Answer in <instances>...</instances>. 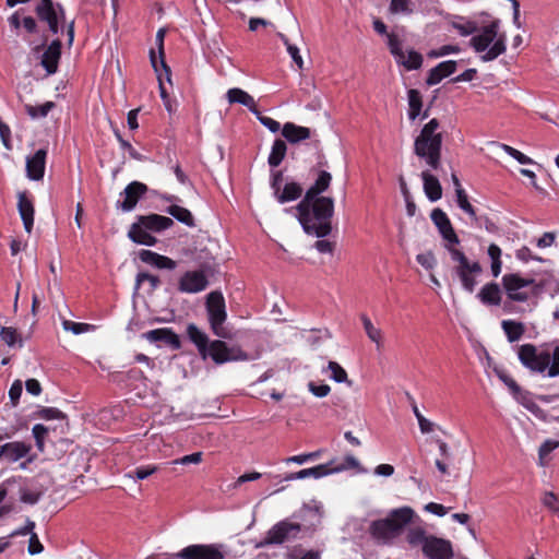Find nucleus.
<instances>
[{"instance_id":"obj_1","label":"nucleus","mask_w":559,"mask_h":559,"mask_svg":"<svg viewBox=\"0 0 559 559\" xmlns=\"http://www.w3.org/2000/svg\"><path fill=\"white\" fill-rule=\"evenodd\" d=\"M298 221L308 235L324 238L332 230L334 200L330 197L308 199L304 197L296 206Z\"/></svg>"},{"instance_id":"obj_2","label":"nucleus","mask_w":559,"mask_h":559,"mask_svg":"<svg viewBox=\"0 0 559 559\" xmlns=\"http://www.w3.org/2000/svg\"><path fill=\"white\" fill-rule=\"evenodd\" d=\"M187 335L195 345L202 359L210 357L217 365L227 361L249 359V355L239 347H229L222 340L210 341L206 333L201 331L194 323L188 324Z\"/></svg>"},{"instance_id":"obj_3","label":"nucleus","mask_w":559,"mask_h":559,"mask_svg":"<svg viewBox=\"0 0 559 559\" xmlns=\"http://www.w3.org/2000/svg\"><path fill=\"white\" fill-rule=\"evenodd\" d=\"M518 358L531 372L559 377V346L522 344L518 347Z\"/></svg>"},{"instance_id":"obj_4","label":"nucleus","mask_w":559,"mask_h":559,"mask_svg":"<svg viewBox=\"0 0 559 559\" xmlns=\"http://www.w3.org/2000/svg\"><path fill=\"white\" fill-rule=\"evenodd\" d=\"M414 516L415 511L411 507L393 509L385 518L372 521L368 532L378 545L391 546L412 523Z\"/></svg>"},{"instance_id":"obj_5","label":"nucleus","mask_w":559,"mask_h":559,"mask_svg":"<svg viewBox=\"0 0 559 559\" xmlns=\"http://www.w3.org/2000/svg\"><path fill=\"white\" fill-rule=\"evenodd\" d=\"M443 133L440 131L438 119L432 118L420 130V133L414 141V153L432 170L441 166V150Z\"/></svg>"},{"instance_id":"obj_6","label":"nucleus","mask_w":559,"mask_h":559,"mask_svg":"<svg viewBox=\"0 0 559 559\" xmlns=\"http://www.w3.org/2000/svg\"><path fill=\"white\" fill-rule=\"evenodd\" d=\"M500 21L493 20L484 26L471 40V47L480 56L481 61L489 62L503 55L507 50V36L499 33Z\"/></svg>"},{"instance_id":"obj_7","label":"nucleus","mask_w":559,"mask_h":559,"mask_svg":"<svg viewBox=\"0 0 559 559\" xmlns=\"http://www.w3.org/2000/svg\"><path fill=\"white\" fill-rule=\"evenodd\" d=\"M173 225L174 221L167 216L158 214L140 215L130 226L128 237L138 245L153 247L157 239L151 233L164 231Z\"/></svg>"},{"instance_id":"obj_8","label":"nucleus","mask_w":559,"mask_h":559,"mask_svg":"<svg viewBox=\"0 0 559 559\" xmlns=\"http://www.w3.org/2000/svg\"><path fill=\"white\" fill-rule=\"evenodd\" d=\"M35 13L40 22L47 24L49 32L53 35L59 33V26L62 23L66 27L68 45L72 46L74 40V21L66 22V12L60 3L52 0H40L35 7Z\"/></svg>"},{"instance_id":"obj_9","label":"nucleus","mask_w":559,"mask_h":559,"mask_svg":"<svg viewBox=\"0 0 559 559\" xmlns=\"http://www.w3.org/2000/svg\"><path fill=\"white\" fill-rule=\"evenodd\" d=\"M313 532V527L301 525L296 522H292L289 519L274 524L266 533L265 537L257 544V548H263L271 545H282L284 543H290L304 535H309Z\"/></svg>"},{"instance_id":"obj_10","label":"nucleus","mask_w":559,"mask_h":559,"mask_svg":"<svg viewBox=\"0 0 559 559\" xmlns=\"http://www.w3.org/2000/svg\"><path fill=\"white\" fill-rule=\"evenodd\" d=\"M206 313L211 330L219 338H231V332L224 325L227 320L226 304L221 292H211L206 297Z\"/></svg>"},{"instance_id":"obj_11","label":"nucleus","mask_w":559,"mask_h":559,"mask_svg":"<svg viewBox=\"0 0 559 559\" xmlns=\"http://www.w3.org/2000/svg\"><path fill=\"white\" fill-rule=\"evenodd\" d=\"M447 250L451 255V260L456 263L453 271L461 281L462 287L473 293L476 285V276L481 273V266L477 261H469L467 257L461 250L447 246Z\"/></svg>"},{"instance_id":"obj_12","label":"nucleus","mask_w":559,"mask_h":559,"mask_svg":"<svg viewBox=\"0 0 559 559\" xmlns=\"http://www.w3.org/2000/svg\"><path fill=\"white\" fill-rule=\"evenodd\" d=\"M502 284L508 297L518 302L528 300L530 294L525 290L526 288H531L533 295L538 294L543 288L534 278L523 277L519 273L504 274Z\"/></svg>"},{"instance_id":"obj_13","label":"nucleus","mask_w":559,"mask_h":559,"mask_svg":"<svg viewBox=\"0 0 559 559\" xmlns=\"http://www.w3.org/2000/svg\"><path fill=\"white\" fill-rule=\"evenodd\" d=\"M179 559H225L226 547L223 544H191L177 552Z\"/></svg>"},{"instance_id":"obj_14","label":"nucleus","mask_w":559,"mask_h":559,"mask_svg":"<svg viewBox=\"0 0 559 559\" xmlns=\"http://www.w3.org/2000/svg\"><path fill=\"white\" fill-rule=\"evenodd\" d=\"M388 47L395 61L402 64L406 70H417L421 67L423 56L415 50H409L407 56H405L401 47V40L395 34L388 35Z\"/></svg>"},{"instance_id":"obj_15","label":"nucleus","mask_w":559,"mask_h":559,"mask_svg":"<svg viewBox=\"0 0 559 559\" xmlns=\"http://www.w3.org/2000/svg\"><path fill=\"white\" fill-rule=\"evenodd\" d=\"M207 286V276L202 270L187 271L178 282V290L183 294H198Z\"/></svg>"},{"instance_id":"obj_16","label":"nucleus","mask_w":559,"mask_h":559,"mask_svg":"<svg viewBox=\"0 0 559 559\" xmlns=\"http://www.w3.org/2000/svg\"><path fill=\"white\" fill-rule=\"evenodd\" d=\"M146 185L140 181H132L120 193L122 200H118L116 207L122 212H131L138 204L139 200L146 193Z\"/></svg>"},{"instance_id":"obj_17","label":"nucleus","mask_w":559,"mask_h":559,"mask_svg":"<svg viewBox=\"0 0 559 559\" xmlns=\"http://www.w3.org/2000/svg\"><path fill=\"white\" fill-rule=\"evenodd\" d=\"M430 218L444 239V247L447 248V246H451L455 248V246L460 243V239L455 234L447 213L441 209H433L431 211Z\"/></svg>"},{"instance_id":"obj_18","label":"nucleus","mask_w":559,"mask_h":559,"mask_svg":"<svg viewBox=\"0 0 559 559\" xmlns=\"http://www.w3.org/2000/svg\"><path fill=\"white\" fill-rule=\"evenodd\" d=\"M423 552L428 559H452L453 549L449 540L430 536L423 547Z\"/></svg>"},{"instance_id":"obj_19","label":"nucleus","mask_w":559,"mask_h":559,"mask_svg":"<svg viewBox=\"0 0 559 559\" xmlns=\"http://www.w3.org/2000/svg\"><path fill=\"white\" fill-rule=\"evenodd\" d=\"M144 338L151 343H156L158 346L166 345L174 350L181 347L179 336L170 329L162 328L151 330L143 334Z\"/></svg>"},{"instance_id":"obj_20","label":"nucleus","mask_w":559,"mask_h":559,"mask_svg":"<svg viewBox=\"0 0 559 559\" xmlns=\"http://www.w3.org/2000/svg\"><path fill=\"white\" fill-rule=\"evenodd\" d=\"M165 29L164 28H159L156 33V37H155V43H156V46H157V49H158V55H156V52L151 49L150 50V61H151V64L155 71V73H158V71H164L165 72V75H166V80L168 82H170V75H171V72H170V69L169 67L167 66L166 61H165V55H164V38H165Z\"/></svg>"},{"instance_id":"obj_21","label":"nucleus","mask_w":559,"mask_h":559,"mask_svg":"<svg viewBox=\"0 0 559 559\" xmlns=\"http://www.w3.org/2000/svg\"><path fill=\"white\" fill-rule=\"evenodd\" d=\"M23 10H16L8 17V24L12 32L21 35L22 31L27 34H35L38 32L37 21L33 16H24Z\"/></svg>"},{"instance_id":"obj_22","label":"nucleus","mask_w":559,"mask_h":559,"mask_svg":"<svg viewBox=\"0 0 559 559\" xmlns=\"http://www.w3.org/2000/svg\"><path fill=\"white\" fill-rule=\"evenodd\" d=\"M17 211L26 233L31 234L34 226V203L26 191L17 193Z\"/></svg>"},{"instance_id":"obj_23","label":"nucleus","mask_w":559,"mask_h":559,"mask_svg":"<svg viewBox=\"0 0 559 559\" xmlns=\"http://www.w3.org/2000/svg\"><path fill=\"white\" fill-rule=\"evenodd\" d=\"M47 150L39 148L26 158V175L31 180L38 181L44 178Z\"/></svg>"},{"instance_id":"obj_24","label":"nucleus","mask_w":559,"mask_h":559,"mask_svg":"<svg viewBox=\"0 0 559 559\" xmlns=\"http://www.w3.org/2000/svg\"><path fill=\"white\" fill-rule=\"evenodd\" d=\"M61 57V41L55 39L44 50L40 64L46 70L47 74H53L57 72L58 63Z\"/></svg>"},{"instance_id":"obj_25","label":"nucleus","mask_w":559,"mask_h":559,"mask_svg":"<svg viewBox=\"0 0 559 559\" xmlns=\"http://www.w3.org/2000/svg\"><path fill=\"white\" fill-rule=\"evenodd\" d=\"M313 130L307 127L298 126L294 122H286L282 128V135L290 144H297L305 140L311 139Z\"/></svg>"},{"instance_id":"obj_26","label":"nucleus","mask_w":559,"mask_h":559,"mask_svg":"<svg viewBox=\"0 0 559 559\" xmlns=\"http://www.w3.org/2000/svg\"><path fill=\"white\" fill-rule=\"evenodd\" d=\"M32 450V444L23 441H12L2 445L4 460L9 463H15L25 457Z\"/></svg>"},{"instance_id":"obj_27","label":"nucleus","mask_w":559,"mask_h":559,"mask_svg":"<svg viewBox=\"0 0 559 559\" xmlns=\"http://www.w3.org/2000/svg\"><path fill=\"white\" fill-rule=\"evenodd\" d=\"M456 70V61L448 60L440 62L438 66L432 68L426 79V83L429 86L439 84L444 78L451 75Z\"/></svg>"},{"instance_id":"obj_28","label":"nucleus","mask_w":559,"mask_h":559,"mask_svg":"<svg viewBox=\"0 0 559 559\" xmlns=\"http://www.w3.org/2000/svg\"><path fill=\"white\" fill-rule=\"evenodd\" d=\"M423 179L424 192L430 202H436L442 197V187L436 176L430 171L424 170L420 175Z\"/></svg>"},{"instance_id":"obj_29","label":"nucleus","mask_w":559,"mask_h":559,"mask_svg":"<svg viewBox=\"0 0 559 559\" xmlns=\"http://www.w3.org/2000/svg\"><path fill=\"white\" fill-rule=\"evenodd\" d=\"M226 98L229 104H240L247 107L253 115H258V108L254 98L246 91L233 87L226 93Z\"/></svg>"},{"instance_id":"obj_30","label":"nucleus","mask_w":559,"mask_h":559,"mask_svg":"<svg viewBox=\"0 0 559 559\" xmlns=\"http://www.w3.org/2000/svg\"><path fill=\"white\" fill-rule=\"evenodd\" d=\"M332 181V175L326 170H319L314 182L308 188L304 197L308 199L321 198Z\"/></svg>"},{"instance_id":"obj_31","label":"nucleus","mask_w":559,"mask_h":559,"mask_svg":"<svg viewBox=\"0 0 559 559\" xmlns=\"http://www.w3.org/2000/svg\"><path fill=\"white\" fill-rule=\"evenodd\" d=\"M479 300L486 306H499L501 302V290L497 283H488L477 294Z\"/></svg>"},{"instance_id":"obj_32","label":"nucleus","mask_w":559,"mask_h":559,"mask_svg":"<svg viewBox=\"0 0 559 559\" xmlns=\"http://www.w3.org/2000/svg\"><path fill=\"white\" fill-rule=\"evenodd\" d=\"M302 194V187L297 182H287L278 193L274 195L276 201L281 204L296 201Z\"/></svg>"},{"instance_id":"obj_33","label":"nucleus","mask_w":559,"mask_h":559,"mask_svg":"<svg viewBox=\"0 0 559 559\" xmlns=\"http://www.w3.org/2000/svg\"><path fill=\"white\" fill-rule=\"evenodd\" d=\"M286 152H287V145H286L285 141H283L282 139H276L273 142L271 152L267 157L269 165L272 168L280 166L286 156Z\"/></svg>"},{"instance_id":"obj_34","label":"nucleus","mask_w":559,"mask_h":559,"mask_svg":"<svg viewBox=\"0 0 559 559\" xmlns=\"http://www.w3.org/2000/svg\"><path fill=\"white\" fill-rule=\"evenodd\" d=\"M501 326L510 343L519 341L525 332L524 324L513 320H503Z\"/></svg>"},{"instance_id":"obj_35","label":"nucleus","mask_w":559,"mask_h":559,"mask_svg":"<svg viewBox=\"0 0 559 559\" xmlns=\"http://www.w3.org/2000/svg\"><path fill=\"white\" fill-rule=\"evenodd\" d=\"M335 469L336 468H331L328 465V463H325V464H320V465H317V466H313L310 468L300 469V471L296 472V475L298 477H300V479H306V478H310V477L314 478V479H319L324 476L334 474Z\"/></svg>"},{"instance_id":"obj_36","label":"nucleus","mask_w":559,"mask_h":559,"mask_svg":"<svg viewBox=\"0 0 559 559\" xmlns=\"http://www.w3.org/2000/svg\"><path fill=\"white\" fill-rule=\"evenodd\" d=\"M166 212L169 215H171L175 219H177L178 222H180L181 224H183L188 227L195 226L194 217H193L192 213L186 207H182L177 204H171L170 206L167 207Z\"/></svg>"},{"instance_id":"obj_37","label":"nucleus","mask_w":559,"mask_h":559,"mask_svg":"<svg viewBox=\"0 0 559 559\" xmlns=\"http://www.w3.org/2000/svg\"><path fill=\"white\" fill-rule=\"evenodd\" d=\"M360 320L368 338L376 344L378 349H380L383 346L382 331L374 326L366 314H361Z\"/></svg>"},{"instance_id":"obj_38","label":"nucleus","mask_w":559,"mask_h":559,"mask_svg":"<svg viewBox=\"0 0 559 559\" xmlns=\"http://www.w3.org/2000/svg\"><path fill=\"white\" fill-rule=\"evenodd\" d=\"M430 536H427V533L421 526H409L406 532V540L412 547H417L424 545L428 542Z\"/></svg>"},{"instance_id":"obj_39","label":"nucleus","mask_w":559,"mask_h":559,"mask_svg":"<svg viewBox=\"0 0 559 559\" xmlns=\"http://www.w3.org/2000/svg\"><path fill=\"white\" fill-rule=\"evenodd\" d=\"M407 100H408V118L409 120L414 121L421 111L423 107V100H421V94L417 90H409L407 93Z\"/></svg>"},{"instance_id":"obj_40","label":"nucleus","mask_w":559,"mask_h":559,"mask_svg":"<svg viewBox=\"0 0 559 559\" xmlns=\"http://www.w3.org/2000/svg\"><path fill=\"white\" fill-rule=\"evenodd\" d=\"M456 203L476 224H480V218L476 215L474 206L469 203L464 189H456Z\"/></svg>"},{"instance_id":"obj_41","label":"nucleus","mask_w":559,"mask_h":559,"mask_svg":"<svg viewBox=\"0 0 559 559\" xmlns=\"http://www.w3.org/2000/svg\"><path fill=\"white\" fill-rule=\"evenodd\" d=\"M56 104L53 102H46L41 105H25V111L32 119L45 118L53 108Z\"/></svg>"},{"instance_id":"obj_42","label":"nucleus","mask_w":559,"mask_h":559,"mask_svg":"<svg viewBox=\"0 0 559 559\" xmlns=\"http://www.w3.org/2000/svg\"><path fill=\"white\" fill-rule=\"evenodd\" d=\"M0 338L9 346V347H23V340L14 328L2 326L0 329Z\"/></svg>"},{"instance_id":"obj_43","label":"nucleus","mask_w":559,"mask_h":559,"mask_svg":"<svg viewBox=\"0 0 559 559\" xmlns=\"http://www.w3.org/2000/svg\"><path fill=\"white\" fill-rule=\"evenodd\" d=\"M559 447V441L547 439L538 449V464L546 466L549 461V454Z\"/></svg>"},{"instance_id":"obj_44","label":"nucleus","mask_w":559,"mask_h":559,"mask_svg":"<svg viewBox=\"0 0 559 559\" xmlns=\"http://www.w3.org/2000/svg\"><path fill=\"white\" fill-rule=\"evenodd\" d=\"M488 255L491 259V272L495 277L499 276L501 273L502 262H501V249L496 243H491L488 247Z\"/></svg>"},{"instance_id":"obj_45","label":"nucleus","mask_w":559,"mask_h":559,"mask_svg":"<svg viewBox=\"0 0 559 559\" xmlns=\"http://www.w3.org/2000/svg\"><path fill=\"white\" fill-rule=\"evenodd\" d=\"M389 10L392 14L411 15L414 12V3L411 0H391Z\"/></svg>"},{"instance_id":"obj_46","label":"nucleus","mask_w":559,"mask_h":559,"mask_svg":"<svg viewBox=\"0 0 559 559\" xmlns=\"http://www.w3.org/2000/svg\"><path fill=\"white\" fill-rule=\"evenodd\" d=\"M328 465L331 468H337L334 471V474H335V473H340V472H343V471H346L349 468H356L359 466V462L355 456L346 455L344 459V462L337 463L336 460H331L330 462H328Z\"/></svg>"},{"instance_id":"obj_47","label":"nucleus","mask_w":559,"mask_h":559,"mask_svg":"<svg viewBox=\"0 0 559 559\" xmlns=\"http://www.w3.org/2000/svg\"><path fill=\"white\" fill-rule=\"evenodd\" d=\"M499 147H501V150H503L508 155H510L511 157H513L518 163L522 164V165H531V164H534V160L526 156L525 154H523L522 152H520L519 150L508 145V144H503V143H498Z\"/></svg>"},{"instance_id":"obj_48","label":"nucleus","mask_w":559,"mask_h":559,"mask_svg":"<svg viewBox=\"0 0 559 559\" xmlns=\"http://www.w3.org/2000/svg\"><path fill=\"white\" fill-rule=\"evenodd\" d=\"M145 282L148 283L151 292H154L155 289H157L160 284V281L157 276L145 273V272H140V273H138L136 278H135V289H139L140 286L142 284H144Z\"/></svg>"},{"instance_id":"obj_49","label":"nucleus","mask_w":559,"mask_h":559,"mask_svg":"<svg viewBox=\"0 0 559 559\" xmlns=\"http://www.w3.org/2000/svg\"><path fill=\"white\" fill-rule=\"evenodd\" d=\"M62 326L66 331H71L73 334L79 335L94 330V325L88 323L74 322L64 320Z\"/></svg>"},{"instance_id":"obj_50","label":"nucleus","mask_w":559,"mask_h":559,"mask_svg":"<svg viewBox=\"0 0 559 559\" xmlns=\"http://www.w3.org/2000/svg\"><path fill=\"white\" fill-rule=\"evenodd\" d=\"M32 433L36 442V447L39 452H44L45 438L48 435V428L41 424H36L32 428Z\"/></svg>"},{"instance_id":"obj_51","label":"nucleus","mask_w":559,"mask_h":559,"mask_svg":"<svg viewBox=\"0 0 559 559\" xmlns=\"http://www.w3.org/2000/svg\"><path fill=\"white\" fill-rule=\"evenodd\" d=\"M328 369L331 371L330 378L337 383L347 382V372L345 369L337 364L336 361H330L328 365Z\"/></svg>"},{"instance_id":"obj_52","label":"nucleus","mask_w":559,"mask_h":559,"mask_svg":"<svg viewBox=\"0 0 559 559\" xmlns=\"http://www.w3.org/2000/svg\"><path fill=\"white\" fill-rule=\"evenodd\" d=\"M514 255L519 261L523 263H527L530 261L544 262V260L540 257L533 254L531 249L526 246L516 249Z\"/></svg>"},{"instance_id":"obj_53","label":"nucleus","mask_w":559,"mask_h":559,"mask_svg":"<svg viewBox=\"0 0 559 559\" xmlns=\"http://www.w3.org/2000/svg\"><path fill=\"white\" fill-rule=\"evenodd\" d=\"M321 455V451H314V452H309V453H304V454H298V455H294V456H289L285 460V462L287 464L289 463H296V464H305L309 461H314L317 459H319Z\"/></svg>"},{"instance_id":"obj_54","label":"nucleus","mask_w":559,"mask_h":559,"mask_svg":"<svg viewBox=\"0 0 559 559\" xmlns=\"http://www.w3.org/2000/svg\"><path fill=\"white\" fill-rule=\"evenodd\" d=\"M37 415L45 420L62 419L64 417L63 413L56 407H41Z\"/></svg>"},{"instance_id":"obj_55","label":"nucleus","mask_w":559,"mask_h":559,"mask_svg":"<svg viewBox=\"0 0 559 559\" xmlns=\"http://www.w3.org/2000/svg\"><path fill=\"white\" fill-rule=\"evenodd\" d=\"M156 471L157 467L155 465L139 466L132 473H130L129 476L138 480H143L154 474Z\"/></svg>"},{"instance_id":"obj_56","label":"nucleus","mask_w":559,"mask_h":559,"mask_svg":"<svg viewBox=\"0 0 559 559\" xmlns=\"http://www.w3.org/2000/svg\"><path fill=\"white\" fill-rule=\"evenodd\" d=\"M254 116L260 121V123L264 126L266 129H269L272 133H276L281 130V124L278 121L274 120L271 117L263 116L259 109L258 115Z\"/></svg>"},{"instance_id":"obj_57","label":"nucleus","mask_w":559,"mask_h":559,"mask_svg":"<svg viewBox=\"0 0 559 559\" xmlns=\"http://www.w3.org/2000/svg\"><path fill=\"white\" fill-rule=\"evenodd\" d=\"M157 74V78H158V82H159V94H160V98L163 99V103H164V106L166 108V110L169 112V114H173L175 111V106H174V103L171 102V99L169 98L166 90H165V86L163 85V82H162V73L160 71H158Z\"/></svg>"},{"instance_id":"obj_58","label":"nucleus","mask_w":559,"mask_h":559,"mask_svg":"<svg viewBox=\"0 0 559 559\" xmlns=\"http://www.w3.org/2000/svg\"><path fill=\"white\" fill-rule=\"evenodd\" d=\"M557 238V234L555 231L544 233L542 237L535 240V245L540 248H548L555 245Z\"/></svg>"},{"instance_id":"obj_59","label":"nucleus","mask_w":559,"mask_h":559,"mask_svg":"<svg viewBox=\"0 0 559 559\" xmlns=\"http://www.w3.org/2000/svg\"><path fill=\"white\" fill-rule=\"evenodd\" d=\"M453 27L460 33L462 36H468L477 32V25L474 22H464V23H453Z\"/></svg>"},{"instance_id":"obj_60","label":"nucleus","mask_w":559,"mask_h":559,"mask_svg":"<svg viewBox=\"0 0 559 559\" xmlns=\"http://www.w3.org/2000/svg\"><path fill=\"white\" fill-rule=\"evenodd\" d=\"M416 260L426 270H431L436 265V258L432 252L419 253L417 254Z\"/></svg>"},{"instance_id":"obj_61","label":"nucleus","mask_w":559,"mask_h":559,"mask_svg":"<svg viewBox=\"0 0 559 559\" xmlns=\"http://www.w3.org/2000/svg\"><path fill=\"white\" fill-rule=\"evenodd\" d=\"M202 462V452H194L173 461V464H199Z\"/></svg>"},{"instance_id":"obj_62","label":"nucleus","mask_w":559,"mask_h":559,"mask_svg":"<svg viewBox=\"0 0 559 559\" xmlns=\"http://www.w3.org/2000/svg\"><path fill=\"white\" fill-rule=\"evenodd\" d=\"M22 391H23L22 381L15 380L9 390V397L14 406L19 403V400L22 395Z\"/></svg>"},{"instance_id":"obj_63","label":"nucleus","mask_w":559,"mask_h":559,"mask_svg":"<svg viewBox=\"0 0 559 559\" xmlns=\"http://www.w3.org/2000/svg\"><path fill=\"white\" fill-rule=\"evenodd\" d=\"M309 386V391L317 397H324L326 396L330 391H331V388L328 385V384H324V383H321V384H317L314 382H310L308 384Z\"/></svg>"},{"instance_id":"obj_64","label":"nucleus","mask_w":559,"mask_h":559,"mask_svg":"<svg viewBox=\"0 0 559 559\" xmlns=\"http://www.w3.org/2000/svg\"><path fill=\"white\" fill-rule=\"evenodd\" d=\"M499 379L510 389V391L516 395L521 392L520 385L506 372H498Z\"/></svg>"}]
</instances>
